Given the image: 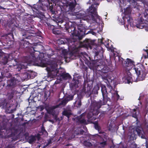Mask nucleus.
<instances>
[{
  "instance_id": "nucleus-1",
  "label": "nucleus",
  "mask_w": 148,
  "mask_h": 148,
  "mask_svg": "<svg viewBox=\"0 0 148 148\" xmlns=\"http://www.w3.org/2000/svg\"><path fill=\"white\" fill-rule=\"evenodd\" d=\"M101 91L102 94L104 102L102 104L101 101L100 102H95L92 104V111L87 113L85 112L80 116L78 117L77 119L78 121L82 123L87 124L88 123V121L85 119V116L87 114V117L89 122L93 123L95 125V128L97 130L99 131L100 127L98 125V122L97 121L93 122V121L95 120L96 117L95 116L97 115L99 113V109L100 108L101 106L105 104L107 101V92L106 86L104 85H102L101 86Z\"/></svg>"
},
{
  "instance_id": "nucleus-2",
  "label": "nucleus",
  "mask_w": 148,
  "mask_h": 148,
  "mask_svg": "<svg viewBox=\"0 0 148 148\" xmlns=\"http://www.w3.org/2000/svg\"><path fill=\"white\" fill-rule=\"evenodd\" d=\"M125 66L127 67V69L134 71L137 75V77L135 79L134 77H132L131 73L127 72L125 76L123 78L124 82L125 83L129 84L132 83L133 81L137 82L144 79L146 74L145 67L140 64L138 66H135L134 62L130 59H127L126 61Z\"/></svg>"
},
{
  "instance_id": "nucleus-3",
  "label": "nucleus",
  "mask_w": 148,
  "mask_h": 148,
  "mask_svg": "<svg viewBox=\"0 0 148 148\" xmlns=\"http://www.w3.org/2000/svg\"><path fill=\"white\" fill-rule=\"evenodd\" d=\"M99 4H94L90 7L87 10L88 15H84V14L79 13L78 15L80 16V19L86 21L88 22L91 24L92 23H102L100 17L97 14L96 11L97 6Z\"/></svg>"
},
{
  "instance_id": "nucleus-4",
  "label": "nucleus",
  "mask_w": 148,
  "mask_h": 148,
  "mask_svg": "<svg viewBox=\"0 0 148 148\" xmlns=\"http://www.w3.org/2000/svg\"><path fill=\"white\" fill-rule=\"evenodd\" d=\"M131 12V9L130 7H128L126 9L124 8L123 13L125 16L122 18H119V23L122 25L125 24V27L127 29H130V27H136V22H134L133 19L130 16Z\"/></svg>"
},
{
  "instance_id": "nucleus-5",
  "label": "nucleus",
  "mask_w": 148,
  "mask_h": 148,
  "mask_svg": "<svg viewBox=\"0 0 148 148\" xmlns=\"http://www.w3.org/2000/svg\"><path fill=\"white\" fill-rule=\"evenodd\" d=\"M57 65L58 64H56L54 66H51L50 68L48 67L46 68L50 77L53 78L57 76L58 77H62L65 79L71 77L69 74L64 73L63 69L61 68L58 69L56 68Z\"/></svg>"
},
{
  "instance_id": "nucleus-6",
  "label": "nucleus",
  "mask_w": 148,
  "mask_h": 148,
  "mask_svg": "<svg viewBox=\"0 0 148 148\" xmlns=\"http://www.w3.org/2000/svg\"><path fill=\"white\" fill-rule=\"evenodd\" d=\"M73 98V95H69L67 96L65 99L63 100L58 105L49 106L48 107H46V109L47 112L49 114H52L54 117L55 120L57 121L58 119L57 117L58 112L56 109L58 107L61 108L64 106L68 101L72 100Z\"/></svg>"
},
{
  "instance_id": "nucleus-7",
  "label": "nucleus",
  "mask_w": 148,
  "mask_h": 148,
  "mask_svg": "<svg viewBox=\"0 0 148 148\" xmlns=\"http://www.w3.org/2000/svg\"><path fill=\"white\" fill-rule=\"evenodd\" d=\"M137 134L142 138H145V133L141 127H139L135 129L133 126L130 127L128 134L130 140L134 141L136 139Z\"/></svg>"
},
{
  "instance_id": "nucleus-8",
  "label": "nucleus",
  "mask_w": 148,
  "mask_h": 148,
  "mask_svg": "<svg viewBox=\"0 0 148 148\" xmlns=\"http://www.w3.org/2000/svg\"><path fill=\"white\" fill-rule=\"evenodd\" d=\"M143 15L144 18H141V22L138 24L136 23V27L138 28L142 29L145 26V30L148 31V9L145 10Z\"/></svg>"
},
{
  "instance_id": "nucleus-9",
  "label": "nucleus",
  "mask_w": 148,
  "mask_h": 148,
  "mask_svg": "<svg viewBox=\"0 0 148 148\" xmlns=\"http://www.w3.org/2000/svg\"><path fill=\"white\" fill-rule=\"evenodd\" d=\"M101 71L102 72L106 73L104 74V75L102 77L103 79L106 80L108 81H109L110 80H111L113 79L114 77H112V75L109 73H107V72L110 70L109 68L106 66H104L101 69Z\"/></svg>"
},
{
  "instance_id": "nucleus-10",
  "label": "nucleus",
  "mask_w": 148,
  "mask_h": 148,
  "mask_svg": "<svg viewBox=\"0 0 148 148\" xmlns=\"http://www.w3.org/2000/svg\"><path fill=\"white\" fill-rule=\"evenodd\" d=\"M35 55V54H32L30 58H29L28 60L26 61V63L22 62L21 64L20 65H18V67L20 68L21 69H26L27 68V65L28 63H30L32 62H36V59Z\"/></svg>"
},
{
  "instance_id": "nucleus-11",
  "label": "nucleus",
  "mask_w": 148,
  "mask_h": 148,
  "mask_svg": "<svg viewBox=\"0 0 148 148\" xmlns=\"http://www.w3.org/2000/svg\"><path fill=\"white\" fill-rule=\"evenodd\" d=\"M66 5L68 11L72 12L75 10V7L76 5L75 0H66Z\"/></svg>"
},
{
  "instance_id": "nucleus-12",
  "label": "nucleus",
  "mask_w": 148,
  "mask_h": 148,
  "mask_svg": "<svg viewBox=\"0 0 148 148\" xmlns=\"http://www.w3.org/2000/svg\"><path fill=\"white\" fill-rule=\"evenodd\" d=\"M86 45H88L89 48L90 49H92L93 48V49H95L96 51H95V54L96 56H97L99 52H101V51L103 52V48L101 46H96L95 45H90L88 43V42H87Z\"/></svg>"
},
{
  "instance_id": "nucleus-13",
  "label": "nucleus",
  "mask_w": 148,
  "mask_h": 148,
  "mask_svg": "<svg viewBox=\"0 0 148 148\" xmlns=\"http://www.w3.org/2000/svg\"><path fill=\"white\" fill-rule=\"evenodd\" d=\"M61 52H62V54L61 56V59L60 58L58 62L57 63V64H60V63L61 61L62 60L64 59H66V58L67 57L66 56V54H67V51L66 49H62L61 50Z\"/></svg>"
},
{
  "instance_id": "nucleus-14",
  "label": "nucleus",
  "mask_w": 148,
  "mask_h": 148,
  "mask_svg": "<svg viewBox=\"0 0 148 148\" xmlns=\"http://www.w3.org/2000/svg\"><path fill=\"white\" fill-rule=\"evenodd\" d=\"M79 84V82L78 80H75L73 81V83H71L70 86L72 88H76L78 87V84Z\"/></svg>"
},
{
  "instance_id": "nucleus-15",
  "label": "nucleus",
  "mask_w": 148,
  "mask_h": 148,
  "mask_svg": "<svg viewBox=\"0 0 148 148\" xmlns=\"http://www.w3.org/2000/svg\"><path fill=\"white\" fill-rule=\"evenodd\" d=\"M144 52L142 57L145 59L148 58V47H146V49H143Z\"/></svg>"
},
{
  "instance_id": "nucleus-16",
  "label": "nucleus",
  "mask_w": 148,
  "mask_h": 148,
  "mask_svg": "<svg viewBox=\"0 0 148 148\" xmlns=\"http://www.w3.org/2000/svg\"><path fill=\"white\" fill-rule=\"evenodd\" d=\"M104 40L103 39L102 40L100 39L99 41V42H100V43L101 44H103L105 47L108 48L109 46V43L108 42V40H107L106 41H105L104 42Z\"/></svg>"
},
{
  "instance_id": "nucleus-17",
  "label": "nucleus",
  "mask_w": 148,
  "mask_h": 148,
  "mask_svg": "<svg viewBox=\"0 0 148 148\" xmlns=\"http://www.w3.org/2000/svg\"><path fill=\"white\" fill-rule=\"evenodd\" d=\"M74 103L76 104V106L77 107H80L81 105V102L80 99L78 98L77 100L75 101Z\"/></svg>"
},
{
  "instance_id": "nucleus-18",
  "label": "nucleus",
  "mask_w": 148,
  "mask_h": 148,
  "mask_svg": "<svg viewBox=\"0 0 148 148\" xmlns=\"http://www.w3.org/2000/svg\"><path fill=\"white\" fill-rule=\"evenodd\" d=\"M36 139V137L34 136H31L29 138V142L31 144L33 143Z\"/></svg>"
},
{
  "instance_id": "nucleus-19",
  "label": "nucleus",
  "mask_w": 148,
  "mask_h": 148,
  "mask_svg": "<svg viewBox=\"0 0 148 148\" xmlns=\"http://www.w3.org/2000/svg\"><path fill=\"white\" fill-rule=\"evenodd\" d=\"M106 145V141L100 142L98 145V147H104Z\"/></svg>"
},
{
  "instance_id": "nucleus-20",
  "label": "nucleus",
  "mask_w": 148,
  "mask_h": 148,
  "mask_svg": "<svg viewBox=\"0 0 148 148\" xmlns=\"http://www.w3.org/2000/svg\"><path fill=\"white\" fill-rule=\"evenodd\" d=\"M63 114L69 118V116L71 115V114L69 111L67 110H65L63 112Z\"/></svg>"
},
{
  "instance_id": "nucleus-21",
  "label": "nucleus",
  "mask_w": 148,
  "mask_h": 148,
  "mask_svg": "<svg viewBox=\"0 0 148 148\" xmlns=\"http://www.w3.org/2000/svg\"><path fill=\"white\" fill-rule=\"evenodd\" d=\"M83 128L84 131H83V130H80V131L79 132H77L76 131H75V133L77 135H78L79 134H83V133L84 132L85 130H87V128L85 127H84Z\"/></svg>"
},
{
  "instance_id": "nucleus-22",
  "label": "nucleus",
  "mask_w": 148,
  "mask_h": 148,
  "mask_svg": "<svg viewBox=\"0 0 148 148\" xmlns=\"http://www.w3.org/2000/svg\"><path fill=\"white\" fill-rule=\"evenodd\" d=\"M41 131L42 134H44L45 136H47L48 135L47 132L45 130V129L43 127H42L41 128Z\"/></svg>"
},
{
  "instance_id": "nucleus-23",
  "label": "nucleus",
  "mask_w": 148,
  "mask_h": 148,
  "mask_svg": "<svg viewBox=\"0 0 148 148\" xmlns=\"http://www.w3.org/2000/svg\"><path fill=\"white\" fill-rule=\"evenodd\" d=\"M84 145L86 147H90L92 146V144L87 141H85L84 142Z\"/></svg>"
},
{
  "instance_id": "nucleus-24",
  "label": "nucleus",
  "mask_w": 148,
  "mask_h": 148,
  "mask_svg": "<svg viewBox=\"0 0 148 148\" xmlns=\"http://www.w3.org/2000/svg\"><path fill=\"white\" fill-rule=\"evenodd\" d=\"M132 116L134 118H136L137 117V114L136 112V110L134 109L132 110Z\"/></svg>"
},
{
  "instance_id": "nucleus-25",
  "label": "nucleus",
  "mask_w": 148,
  "mask_h": 148,
  "mask_svg": "<svg viewBox=\"0 0 148 148\" xmlns=\"http://www.w3.org/2000/svg\"><path fill=\"white\" fill-rule=\"evenodd\" d=\"M114 96L117 99H119V95L118 94V92L116 91H115L114 93Z\"/></svg>"
},
{
  "instance_id": "nucleus-26",
  "label": "nucleus",
  "mask_w": 148,
  "mask_h": 148,
  "mask_svg": "<svg viewBox=\"0 0 148 148\" xmlns=\"http://www.w3.org/2000/svg\"><path fill=\"white\" fill-rule=\"evenodd\" d=\"M14 58V57L13 56L12 54H9L8 55L7 60H10Z\"/></svg>"
},
{
  "instance_id": "nucleus-27",
  "label": "nucleus",
  "mask_w": 148,
  "mask_h": 148,
  "mask_svg": "<svg viewBox=\"0 0 148 148\" xmlns=\"http://www.w3.org/2000/svg\"><path fill=\"white\" fill-rule=\"evenodd\" d=\"M50 95V92L48 91L47 92H46L45 93V97L46 98H47L49 97Z\"/></svg>"
},
{
  "instance_id": "nucleus-28",
  "label": "nucleus",
  "mask_w": 148,
  "mask_h": 148,
  "mask_svg": "<svg viewBox=\"0 0 148 148\" xmlns=\"http://www.w3.org/2000/svg\"><path fill=\"white\" fill-rule=\"evenodd\" d=\"M45 107L42 105H41L38 107V109L40 111H42L45 108Z\"/></svg>"
},
{
  "instance_id": "nucleus-29",
  "label": "nucleus",
  "mask_w": 148,
  "mask_h": 148,
  "mask_svg": "<svg viewBox=\"0 0 148 148\" xmlns=\"http://www.w3.org/2000/svg\"><path fill=\"white\" fill-rule=\"evenodd\" d=\"M119 60L121 63H123V59L121 58H119Z\"/></svg>"
},
{
  "instance_id": "nucleus-30",
  "label": "nucleus",
  "mask_w": 148,
  "mask_h": 148,
  "mask_svg": "<svg viewBox=\"0 0 148 148\" xmlns=\"http://www.w3.org/2000/svg\"><path fill=\"white\" fill-rule=\"evenodd\" d=\"M146 103L147 105V107L148 106V94L147 95V98L146 100Z\"/></svg>"
},
{
  "instance_id": "nucleus-31",
  "label": "nucleus",
  "mask_w": 148,
  "mask_h": 148,
  "mask_svg": "<svg viewBox=\"0 0 148 148\" xmlns=\"http://www.w3.org/2000/svg\"><path fill=\"white\" fill-rule=\"evenodd\" d=\"M79 32H78L77 34V35H76L75 36L76 37V38H79Z\"/></svg>"
},
{
  "instance_id": "nucleus-32",
  "label": "nucleus",
  "mask_w": 148,
  "mask_h": 148,
  "mask_svg": "<svg viewBox=\"0 0 148 148\" xmlns=\"http://www.w3.org/2000/svg\"><path fill=\"white\" fill-rule=\"evenodd\" d=\"M51 143V141H49V142H48V143L46 145L43 146V147L45 148V147L46 146H47V145H49V144H50Z\"/></svg>"
},
{
  "instance_id": "nucleus-33",
  "label": "nucleus",
  "mask_w": 148,
  "mask_h": 148,
  "mask_svg": "<svg viewBox=\"0 0 148 148\" xmlns=\"http://www.w3.org/2000/svg\"><path fill=\"white\" fill-rule=\"evenodd\" d=\"M91 34L93 35H96V33L93 31L91 32Z\"/></svg>"
},
{
  "instance_id": "nucleus-34",
  "label": "nucleus",
  "mask_w": 148,
  "mask_h": 148,
  "mask_svg": "<svg viewBox=\"0 0 148 148\" xmlns=\"http://www.w3.org/2000/svg\"><path fill=\"white\" fill-rule=\"evenodd\" d=\"M47 121H49V122H51V123H53V120H50V119H49V120H48Z\"/></svg>"
},
{
  "instance_id": "nucleus-35",
  "label": "nucleus",
  "mask_w": 148,
  "mask_h": 148,
  "mask_svg": "<svg viewBox=\"0 0 148 148\" xmlns=\"http://www.w3.org/2000/svg\"><path fill=\"white\" fill-rule=\"evenodd\" d=\"M1 101H0V107L2 105H4V104L3 103H2L1 104Z\"/></svg>"
},
{
  "instance_id": "nucleus-36",
  "label": "nucleus",
  "mask_w": 148,
  "mask_h": 148,
  "mask_svg": "<svg viewBox=\"0 0 148 148\" xmlns=\"http://www.w3.org/2000/svg\"><path fill=\"white\" fill-rule=\"evenodd\" d=\"M10 35V36H12V37L13 38V35L12 34H9Z\"/></svg>"
},
{
  "instance_id": "nucleus-37",
  "label": "nucleus",
  "mask_w": 148,
  "mask_h": 148,
  "mask_svg": "<svg viewBox=\"0 0 148 148\" xmlns=\"http://www.w3.org/2000/svg\"><path fill=\"white\" fill-rule=\"evenodd\" d=\"M115 146L114 147V146H112L110 147V148H115Z\"/></svg>"
},
{
  "instance_id": "nucleus-38",
  "label": "nucleus",
  "mask_w": 148,
  "mask_h": 148,
  "mask_svg": "<svg viewBox=\"0 0 148 148\" xmlns=\"http://www.w3.org/2000/svg\"><path fill=\"white\" fill-rule=\"evenodd\" d=\"M141 96H140L139 98H138V99L140 100V99H141Z\"/></svg>"
},
{
  "instance_id": "nucleus-39",
  "label": "nucleus",
  "mask_w": 148,
  "mask_h": 148,
  "mask_svg": "<svg viewBox=\"0 0 148 148\" xmlns=\"http://www.w3.org/2000/svg\"><path fill=\"white\" fill-rule=\"evenodd\" d=\"M103 66L101 65L100 66H99L98 67H100L101 68H102Z\"/></svg>"
},
{
  "instance_id": "nucleus-40",
  "label": "nucleus",
  "mask_w": 148,
  "mask_h": 148,
  "mask_svg": "<svg viewBox=\"0 0 148 148\" xmlns=\"http://www.w3.org/2000/svg\"><path fill=\"white\" fill-rule=\"evenodd\" d=\"M11 147H7L6 148H11Z\"/></svg>"
},
{
  "instance_id": "nucleus-41",
  "label": "nucleus",
  "mask_w": 148,
  "mask_h": 148,
  "mask_svg": "<svg viewBox=\"0 0 148 148\" xmlns=\"http://www.w3.org/2000/svg\"><path fill=\"white\" fill-rule=\"evenodd\" d=\"M13 97V95H11V98H12V97Z\"/></svg>"
},
{
  "instance_id": "nucleus-42",
  "label": "nucleus",
  "mask_w": 148,
  "mask_h": 148,
  "mask_svg": "<svg viewBox=\"0 0 148 148\" xmlns=\"http://www.w3.org/2000/svg\"><path fill=\"white\" fill-rule=\"evenodd\" d=\"M73 55L72 54V56H71V57H72V56H73Z\"/></svg>"
},
{
  "instance_id": "nucleus-43",
  "label": "nucleus",
  "mask_w": 148,
  "mask_h": 148,
  "mask_svg": "<svg viewBox=\"0 0 148 148\" xmlns=\"http://www.w3.org/2000/svg\"><path fill=\"white\" fill-rule=\"evenodd\" d=\"M0 8H1V9H3V7H1Z\"/></svg>"
},
{
  "instance_id": "nucleus-44",
  "label": "nucleus",
  "mask_w": 148,
  "mask_h": 148,
  "mask_svg": "<svg viewBox=\"0 0 148 148\" xmlns=\"http://www.w3.org/2000/svg\"><path fill=\"white\" fill-rule=\"evenodd\" d=\"M38 146H39V148L40 147V145H38Z\"/></svg>"
},
{
  "instance_id": "nucleus-45",
  "label": "nucleus",
  "mask_w": 148,
  "mask_h": 148,
  "mask_svg": "<svg viewBox=\"0 0 148 148\" xmlns=\"http://www.w3.org/2000/svg\"><path fill=\"white\" fill-rule=\"evenodd\" d=\"M43 66H45V65H44Z\"/></svg>"
},
{
  "instance_id": "nucleus-46",
  "label": "nucleus",
  "mask_w": 148,
  "mask_h": 148,
  "mask_svg": "<svg viewBox=\"0 0 148 148\" xmlns=\"http://www.w3.org/2000/svg\"><path fill=\"white\" fill-rule=\"evenodd\" d=\"M39 138H38V140H39Z\"/></svg>"
},
{
  "instance_id": "nucleus-47",
  "label": "nucleus",
  "mask_w": 148,
  "mask_h": 148,
  "mask_svg": "<svg viewBox=\"0 0 148 148\" xmlns=\"http://www.w3.org/2000/svg\"><path fill=\"white\" fill-rule=\"evenodd\" d=\"M98 89H99V87H98Z\"/></svg>"
},
{
  "instance_id": "nucleus-48",
  "label": "nucleus",
  "mask_w": 148,
  "mask_h": 148,
  "mask_svg": "<svg viewBox=\"0 0 148 148\" xmlns=\"http://www.w3.org/2000/svg\"><path fill=\"white\" fill-rule=\"evenodd\" d=\"M85 55H86V53H85Z\"/></svg>"
},
{
  "instance_id": "nucleus-49",
  "label": "nucleus",
  "mask_w": 148,
  "mask_h": 148,
  "mask_svg": "<svg viewBox=\"0 0 148 148\" xmlns=\"http://www.w3.org/2000/svg\"><path fill=\"white\" fill-rule=\"evenodd\" d=\"M7 61H6V63H7Z\"/></svg>"
},
{
  "instance_id": "nucleus-50",
  "label": "nucleus",
  "mask_w": 148,
  "mask_h": 148,
  "mask_svg": "<svg viewBox=\"0 0 148 148\" xmlns=\"http://www.w3.org/2000/svg\"><path fill=\"white\" fill-rule=\"evenodd\" d=\"M69 45H70V46H71V44H70Z\"/></svg>"
}]
</instances>
